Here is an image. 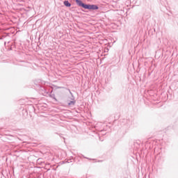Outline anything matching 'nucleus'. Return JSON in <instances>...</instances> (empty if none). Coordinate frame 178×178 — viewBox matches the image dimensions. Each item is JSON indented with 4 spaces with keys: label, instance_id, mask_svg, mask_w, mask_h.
<instances>
[{
    "label": "nucleus",
    "instance_id": "obj_1",
    "mask_svg": "<svg viewBox=\"0 0 178 178\" xmlns=\"http://www.w3.org/2000/svg\"><path fill=\"white\" fill-rule=\"evenodd\" d=\"M76 6L81 8L82 12H87L86 10H89V12H94V10H98L99 6L97 4H91L84 3L83 0H74Z\"/></svg>",
    "mask_w": 178,
    "mask_h": 178
},
{
    "label": "nucleus",
    "instance_id": "obj_2",
    "mask_svg": "<svg viewBox=\"0 0 178 178\" xmlns=\"http://www.w3.org/2000/svg\"><path fill=\"white\" fill-rule=\"evenodd\" d=\"M35 89V90H47V87H45V81L41 79H38L34 81Z\"/></svg>",
    "mask_w": 178,
    "mask_h": 178
},
{
    "label": "nucleus",
    "instance_id": "obj_3",
    "mask_svg": "<svg viewBox=\"0 0 178 178\" xmlns=\"http://www.w3.org/2000/svg\"><path fill=\"white\" fill-rule=\"evenodd\" d=\"M63 4L66 8H70V6H72V3L69 2V0H65Z\"/></svg>",
    "mask_w": 178,
    "mask_h": 178
},
{
    "label": "nucleus",
    "instance_id": "obj_4",
    "mask_svg": "<svg viewBox=\"0 0 178 178\" xmlns=\"http://www.w3.org/2000/svg\"><path fill=\"white\" fill-rule=\"evenodd\" d=\"M76 104L75 101H71L70 102H68L69 106H72V105H74Z\"/></svg>",
    "mask_w": 178,
    "mask_h": 178
},
{
    "label": "nucleus",
    "instance_id": "obj_5",
    "mask_svg": "<svg viewBox=\"0 0 178 178\" xmlns=\"http://www.w3.org/2000/svg\"><path fill=\"white\" fill-rule=\"evenodd\" d=\"M56 88H63V87L58 86V87H56Z\"/></svg>",
    "mask_w": 178,
    "mask_h": 178
}]
</instances>
